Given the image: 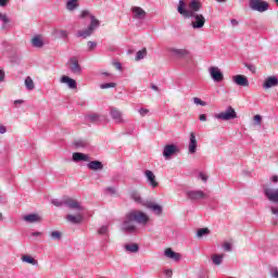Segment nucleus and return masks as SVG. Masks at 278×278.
I'll return each instance as SVG.
<instances>
[{"label":"nucleus","mask_w":278,"mask_h":278,"mask_svg":"<svg viewBox=\"0 0 278 278\" xmlns=\"http://www.w3.org/2000/svg\"><path fill=\"white\" fill-rule=\"evenodd\" d=\"M31 45L36 49H42V47H45V41L42 40V36L36 35L35 37H33Z\"/></svg>","instance_id":"nucleus-24"},{"label":"nucleus","mask_w":278,"mask_h":278,"mask_svg":"<svg viewBox=\"0 0 278 278\" xmlns=\"http://www.w3.org/2000/svg\"><path fill=\"white\" fill-rule=\"evenodd\" d=\"M65 8L68 12H75L79 8V0H67Z\"/></svg>","instance_id":"nucleus-26"},{"label":"nucleus","mask_w":278,"mask_h":278,"mask_svg":"<svg viewBox=\"0 0 278 278\" xmlns=\"http://www.w3.org/2000/svg\"><path fill=\"white\" fill-rule=\"evenodd\" d=\"M151 220V217L142 211H130L127 213L124 217V220L121 226V230L124 231V233H136L138 231L137 225H142L146 227V225H149V222Z\"/></svg>","instance_id":"nucleus-1"},{"label":"nucleus","mask_w":278,"mask_h":278,"mask_svg":"<svg viewBox=\"0 0 278 278\" xmlns=\"http://www.w3.org/2000/svg\"><path fill=\"white\" fill-rule=\"evenodd\" d=\"M73 162H90V155L81 153V152H74L72 155Z\"/></svg>","instance_id":"nucleus-19"},{"label":"nucleus","mask_w":278,"mask_h":278,"mask_svg":"<svg viewBox=\"0 0 278 278\" xmlns=\"http://www.w3.org/2000/svg\"><path fill=\"white\" fill-rule=\"evenodd\" d=\"M270 181H273V184H278V176L277 175L271 176Z\"/></svg>","instance_id":"nucleus-59"},{"label":"nucleus","mask_w":278,"mask_h":278,"mask_svg":"<svg viewBox=\"0 0 278 278\" xmlns=\"http://www.w3.org/2000/svg\"><path fill=\"white\" fill-rule=\"evenodd\" d=\"M23 220H25V223H30V224L41 223L42 217H40V215L34 213V214L24 215Z\"/></svg>","instance_id":"nucleus-21"},{"label":"nucleus","mask_w":278,"mask_h":278,"mask_svg":"<svg viewBox=\"0 0 278 278\" xmlns=\"http://www.w3.org/2000/svg\"><path fill=\"white\" fill-rule=\"evenodd\" d=\"M270 4L263 0H249V8L252 9L253 12H268V8Z\"/></svg>","instance_id":"nucleus-6"},{"label":"nucleus","mask_w":278,"mask_h":278,"mask_svg":"<svg viewBox=\"0 0 278 278\" xmlns=\"http://www.w3.org/2000/svg\"><path fill=\"white\" fill-rule=\"evenodd\" d=\"M51 203L52 205H55V207H62V205H65L70 210H76V212H84L81 203L73 198H63L62 200L53 199Z\"/></svg>","instance_id":"nucleus-3"},{"label":"nucleus","mask_w":278,"mask_h":278,"mask_svg":"<svg viewBox=\"0 0 278 278\" xmlns=\"http://www.w3.org/2000/svg\"><path fill=\"white\" fill-rule=\"evenodd\" d=\"M247 68H249L251 71V73H255L256 68L255 65L253 64H245Z\"/></svg>","instance_id":"nucleus-53"},{"label":"nucleus","mask_w":278,"mask_h":278,"mask_svg":"<svg viewBox=\"0 0 278 278\" xmlns=\"http://www.w3.org/2000/svg\"><path fill=\"white\" fill-rule=\"evenodd\" d=\"M147 58V48H143L142 50H139L137 52V55L135 58L136 62H140V60H144Z\"/></svg>","instance_id":"nucleus-36"},{"label":"nucleus","mask_w":278,"mask_h":278,"mask_svg":"<svg viewBox=\"0 0 278 278\" xmlns=\"http://www.w3.org/2000/svg\"><path fill=\"white\" fill-rule=\"evenodd\" d=\"M270 212H271V214H274V216L278 217V206H271Z\"/></svg>","instance_id":"nucleus-51"},{"label":"nucleus","mask_w":278,"mask_h":278,"mask_svg":"<svg viewBox=\"0 0 278 278\" xmlns=\"http://www.w3.org/2000/svg\"><path fill=\"white\" fill-rule=\"evenodd\" d=\"M193 103H195V105H202V108H205V105H207V102L201 100V98H193Z\"/></svg>","instance_id":"nucleus-43"},{"label":"nucleus","mask_w":278,"mask_h":278,"mask_svg":"<svg viewBox=\"0 0 278 278\" xmlns=\"http://www.w3.org/2000/svg\"><path fill=\"white\" fill-rule=\"evenodd\" d=\"M92 29H90L89 27L85 30H78L77 33V38H88L89 36H92Z\"/></svg>","instance_id":"nucleus-33"},{"label":"nucleus","mask_w":278,"mask_h":278,"mask_svg":"<svg viewBox=\"0 0 278 278\" xmlns=\"http://www.w3.org/2000/svg\"><path fill=\"white\" fill-rule=\"evenodd\" d=\"M130 199H132L135 203H142V197H140L138 191H132L130 193Z\"/></svg>","instance_id":"nucleus-38"},{"label":"nucleus","mask_w":278,"mask_h":278,"mask_svg":"<svg viewBox=\"0 0 278 278\" xmlns=\"http://www.w3.org/2000/svg\"><path fill=\"white\" fill-rule=\"evenodd\" d=\"M99 236H104L105 238H110V225H103L98 229Z\"/></svg>","instance_id":"nucleus-31"},{"label":"nucleus","mask_w":278,"mask_h":278,"mask_svg":"<svg viewBox=\"0 0 278 278\" xmlns=\"http://www.w3.org/2000/svg\"><path fill=\"white\" fill-rule=\"evenodd\" d=\"M0 203H5V198L0 197Z\"/></svg>","instance_id":"nucleus-64"},{"label":"nucleus","mask_w":278,"mask_h":278,"mask_svg":"<svg viewBox=\"0 0 278 278\" xmlns=\"http://www.w3.org/2000/svg\"><path fill=\"white\" fill-rule=\"evenodd\" d=\"M52 240H62V232L54 230L50 233Z\"/></svg>","instance_id":"nucleus-40"},{"label":"nucleus","mask_w":278,"mask_h":278,"mask_svg":"<svg viewBox=\"0 0 278 278\" xmlns=\"http://www.w3.org/2000/svg\"><path fill=\"white\" fill-rule=\"evenodd\" d=\"M254 121L257 125H262V115H255Z\"/></svg>","instance_id":"nucleus-52"},{"label":"nucleus","mask_w":278,"mask_h":278,"mask_svg":"<svg viewBox=\"0 0 278 278\" xmlns=\"http://www.w3.org/2000/svg\"><path fill=\"white\" fill-rule=\"evenodd\" d=\"M152 90H155V92H160V88L155 85H151Z\"/></svg>","instance_id":"nucleus-62"},{"label":"nucleus","mask_w":278,"mask_h":278,"mask_svg":"<svg viewBox=\"0 0 278 278\" xmlns=\"http://www.w3.org/2000/svg\"><path fill=\"white\" fill-rule=\"evenodd\" d=\"M200 179H202V181L206 182L207 181V175L200 173L199 174Z\"/></svg>","instance_id":"nucleus-55"},{"label":"nucleus","mask_w":278,"mask_h":278,"mask_svg":"<svg viewBox=\"0 0 278 278\" xmlns=\"http://www.w3.org/2000/svg\"><path fill=\"white\" fill-rule=\"evenodd\" d=\"M172 53L176 55V58H186L190 52L187 49H172Z\"/></svg>","instance_id":"nucleus-27"},{"label":"nucleus","mask_w":278,"mask_h":278,"mask_svg":"<svg viewBox=\"0 0 278 278\" xmlns=\"http://www.w3.org/2000/svg\"><path fill=\"white\" fill-rule=\"evenodd\" d=\"M106 191L111 192V194H116V189H114V187H108Z\"/></svg>","instance_id":"nucleus-57"},{"label":"nucleus","mask_w":278,"mask_h":278,"mask_svg":"<svg viewBox=\"0 0 278 278\" xmlns=\"http://www.w3.org/2000/svg\"><path fill=\"white\" fill-rule=\"evenodd\" d=\"M208 74L211 75V78L213 79V81H215V84H220V81L225 79V75L223 74L220 68L216 66H211L208 68Z\"/></svg>","instance_id":"nucleus-7"},{"label":"nucleus","mask_w":278,"mask_h":278,"mask_svg":"<svg viewBox=\"0 0 278 278\" xmlns=\"http://www.w3.org/2000/svg\"><path fill=\"white\" fill-rule=\"evenodd\" d=\"M211 258L215 266H220V264H223V260H225V254H213Z\"/></svg>","instance_id":"nucleus-28"},{"label":"nucleus","mask_w":278,"mask_h":278,"mask_svg":"<svg viewBox=\"0 0 278 278\" xmlns=\"http://www.w3.org/2000/svg\"><path fill=\"white\" fill-rule=\"evenodd\" d=\"M223 249H224V251H231V243H229V242L224 243Z\"/></svg>","instance_id":"nucleus-49"},{"label":"nucleus","mask_w":278,"mask_h":278,"mask_svg":"<svg viewBox=\"0 0 278 278\" xmlns=\"http://www.w3.org/2000/svg\"><path fill=\"white\" fill-rule=\"evenodd\" d=\"M164 275H166L168 278L173 277V269H165Z\"/></svg>","instance_id":"nucleus-54"},{"label":"nucleus","mask_w":278,"mask_h":278,"mask_svg":"<svg viewBox=\"0 0 278 278\" xmlns=\"http://www.w3.org/2000/svg\"><path fill=\"white\" fill-rule=\"evenodd\" d=\"M110 116L117 125H123L125 123V118H123V112L117 108L112 106L110 109Z\"/></svg>","instance_id":"nucleus-9"},{"label":"nucleus","mask_w":278,"mask_h":278,"mask_svg":"<svg viewBox=\"0 0 278 278\" xmlns=\"http://www.w3.org/2000/svg\"><path fill=\"white\" fill-rule=\"evenodd\" d=\"M87 16H90V11L84 10L80 13V18H86Z\"/></svg>","instance_id":"nucleus-47"},{"label":"nucleus","mask_w":278,"mask_h":278,"mask_svg":"<svg viewBox=\"0 0 278 278\" xmlns=\"http://www.w3.org/2000/svg\"><path fill=\"white\" fill-rule=\"evenodd\" d=\"M263 192L271 203H278V189L264 186Z\"/></svg>","instance_id":"nucleus-8"},{"label":"nucleus","mask_w":278,"mask_h":278,"mask_svg":"<svg viewBox=\"0 0 278 278\" xmlns=\"http://www.w3.org/2000/svg\"><path fill=\"white\" fill-rule=\"evenodd\" d=\"M22 262H26V264H31L33 266H38V261L29 255H24L22 257Z\"/></svg>","instance_id":"nucleus-35"},{"label":"nucleus","mask_w":278,"mask_h":278,"mask_svg":"<svg viewBox=\"0 0 278 278\" xmlns=\"http://www.w3.org/2000/svg\"><path fill=\"white\" fill-rule=\"evenodd\" d=\"M179 14L184 16V18H191V27L193 29H203V27H205V16H203V14H192L181 10V8L179 9Z\"/></svg>","instance_id":"nucleus-2"},{"label":"nucleus","mask_w":278,"mask_h":278,"mask_svg":"<svg viewBox=\"0 0 278 278\" xmlns=\"http://www.w3.org/2000/svg\"><path fill=\"white\" fill-rule=\"evenodd\" d=\"M214 118L217 121H233L235 118H238V113H236L233 108L228 106L225 112L215 114Z\"/></svg>","instance_id":"nucleus-5"},{"label":"nucleus","mask_w":278,"mask_h":278,"mask_svg":"<svg viewBox=\"0 0 278 278\" xmlns=\"http://www.w3.org/2000/svg\"><path fill=\"white\" fill-rule=\"evenodd\" d=\"M26 86V90H34L36 88V85L34 84V79L31 77L27 76L24 81Z\"/></svg>","instance_id":"nucleus-34"},{"label":"nucleus","mask_w":278,"mask_h":278,"mask_svg":"<svg viewBox=\"0 0 278 278\" xmlns=\"http://www.w3.org/2000/svg\"><path fill=\"white\" fill-rule=\"evenodd\" d=\"M89 123H101V114L99 113H90L86 116Z\"/></svg>","instance_id":"nucleus-30"},{"label":"nucleus","mask_w":278,"mask_h":278,"mask_svg":"<svg viewBox=\"0 0 278 278\" xmlns=\"http://www.w3.org/2000/svg\"><path fill=\"white\" fill-rule=\"evenodd\" d=\"M199 121H201L202 123H205V121H207V115L201 114V115L199 116Z\"/></svg>","instance_id":"nucleus-56"},{"label":"nucleus","mask_w":278,"mask_h":278,"mask_svg":"<svg viewBox=\"0 0 278 278\" xmlns=\"http://www.w3.org/2000/svg\"><path fill=\"white\" fill-rule=\"evenodd\" d=\"M73 146L75 147V149H86L88 148V141L84 139H77L73 142Z\"/></svg>","instance_id":"nucleus-32"},{"label":"nucleus","mask_w":278,"mask_h":278,"mask_svg":"<svg viewBox=\"0 0 278 278\" xmlns=\"http://www.w3.org/2000/svg\"><path fill=\"white\" fill-rule=\"evenodd\" d=\"M198 142H197V136L194 135V132H191L190 134V142H189V146H188V150H189V153L192 155L194 153H197V147H198Z\"/></svg>","instance_id":"nucleus-20"},{"label":"nucleus","mask_w":278,"mask_h":278,"mask_svg":"<svg viewBox=\"0 0 278 278\" xmlns=\"http://www.w3.org/2000/svg\"><path fill=\"white\" fill-rule=\"evenodd\" d=\"M165 257H168L169 260H174V262H179L181 260V254L173 251V249L168 248L164 251Z\"/></svg>","instance_id":"nucleus-22"},{"label":"nucleus","mask_w":278,"mask_h":278,"mask_svg":"<svg viewBox=\"0 0 278 278\" xmlns=\"http://www.w3.org/2000/svg\"><path fill=\"white\" fill-rule=\"evenodd\" d=\"M130 12L135 21H144L147 18V11L140 7H131Z\"/></svg>","instance_id":"nucleus-10"},{"label":"nucleus","mask_w":278,"mask_h":278,"mask_svg":"<svg viewBox=\"0 0 278 278\" xmlns=\"http://www.w3.org/2000/svg\"><path fill=\"white\" fill-rule=\"evenodd\" d=\"M203 236H210V229L208 228H200L197 231L198 238H203Z\"/></svg>","instance_id":"nucleus-39"},{"label":"nucleus","mask_w":278,"mask_h":278,"mask_svg":"<svg viewBox=\"0 0 278 278\" xmlns=\"http://www.w3.org/2000/svg\"><path fill=\"white\" fill-rule=\"evenodd\" d=\"M61 84H66L72 90H75V88H77V81L68 76H62Z\"/></svg>","instance_id":"nucleus-23"},{"label":"nucleus","mask_w":278,"mask_h":278,"mask_svg":"<svg viewBox=\"0 0 278 278\" xmlns=\"http://www.w3.org/2000/svg\"><path fill=\"white\" fill-rule=\"evenodd\" d=\"M102 90H106L108 88H116V83H105L100 85Z\"/></svg>","instance_id":"nucleus-42"},{"label":"nucleus","mask_w":278,"mask_h":278,"mask_svg":"<svg viewBox=\"0 0 278 278\" xmlns=\"http://www.w3.org/2000/svg\"><path fill=\"white\" fill-rule=\"evenodd\" d=\"M181 8L182 12H190L191 14H197L203 8V4L200 1L191 0L188 4V9H186V1L179 0L177 12L179 14V9Z\"/></svg>","instance_id":"nucleus-4"},{"label":"nucleus","mask_w":278,"mask_h":278,"mask_svg":"<svg viewBox=\"0 0 278 278\" xmlns=\"http://www.w3.org/2000/svg\"><path fill=\"white\" fill-rule=\"evenodd\" d=\"M67 66L74 75H81V65H79L77 58H71L67 62Z\"/></svg>","instance_id":"nucleus-11"},{"label":"nucleus","mask_w":278,"mask_h":278,"mask_svg":"<svg viewBox=\"0 0 278 278\" xmlns=\"http://www.w3.org/2000/svg\"><path fill=\"white\" fill-rule=\"evenodd\" d=\"M278 86V78L277 76H268L265 78L263 88L264 90H270V88H276Z\"/></svg>","instance_id":"nucleus-15"},{"label":"nucleus","mask_w":278,"mask_h":278,"mask_svg":"<svg viewBox=\"0 0 278 278\" xmlns=\"http://www.w3.org/2000/svg\"><path fill=\"white\" fill-rule=\"evenodd\" d=\"M87 168H89V170H103V163L100 161H90L87 164Z\"/></svg>","instance_id":"nucleus-25"},{"label":"nucleus","mask_w":278,"mask_h":278,"mask_svg":"<svg viewBox=\"0 0 278 278\" xmlns=\"http://www.w3.org/2000/svg\"><path fill=\"white\" fill-rule=\"evenodd\" d=\"M0 21L3 23V27L10 23V17H8V14L5 13H0Z\"/></svg>","instance_id":"nucleus-41"},{"label":"nucleus","mask_w":278,"mask_h":278,"mask_svg":"<svg viewBox=\"0 0 278 278\" xmlns=\"http://www.w3.org/2000/svg\"><path fill=\"white\" fill-rule=\"evenodd\" d=\"M76 215L68 214L66 215L65 219L67 223H72V225H81L84 223V213L81 211H77Z\"/></svg>","instance_id":"nucleus-14"},{"label":"nucleus","mask_w":278,"mask_h":278,"mask_svg":"<svg viewBox=\"0 0 278 278\" xmlns=\"http://www.w3.org/2000/svg\"><path fill=\"white\" fill-rule=\"evenodd\" d=\"M8 1L10 0H0V8H5V5H8Z\"/></svg>","instance_id":"nucleus-58"},{"label":"nucleus","mask_w":278,"mask_h":278,"mask_svg":"<svg viewBox=\"0 0 278 278\" xmlns=\"http://www.w3.org/2000/svg\"><path fill=\"white\" fill-rule=\"evenodd\" d=\"M124 248L128 253H138V251H140V245H138V243H128L125 244Z\"/></svg>","instance_id":"nucleus-29"},{"label":"nucleus","mask_w":278,"mask_h":278,"mask_svg":"<svg viewBox=\"0 0 278 278\" xmlns=\"http://www.w3.org/2000/svg\"><path fill=\"white\" fill-rule=\"evenodd\" d=\"M144 175H146L149 186H151V188H157V186L160 184L157 182V180H155V174H153L151 170L147 169L144 172Z\"/></svg>","instance_id":"nucleus-18"},{"label":"nucleus","mask_w":278,"mask_h":278,"mask_svg":"<svg viewBox=\"0 0 278 278\" xmlns=\"http://www.w3.org/2000/svg\"><path fill=\"white\" fill-rule=\"evenodd\" d=\"M185 194L189 201H200V199H205V193L201 190H188Z\"/></svg>","instance_id":"nucleus-13"},{"label":"nucleus","mask_w":278,"mask_h":278,"mask_svg":"<svg viewBox=\"0 0 278 278\" xmlns=\"http://www.w3.org/2000/svg\"><path fill=\"white\" fill-rule=\"evenodd\" d=\"M232 81L237 86H241L242 88H249V78H247V76L244 75L232 76Z\"/></svg>","instance_id":"nucleus-16"},{"label":"nucleus","mask_w":278,"mask_h":278,"mask_svg":"<svg viewBox=\"0 0 278 278\" xmlns=\"http://www.w3.org/2000/svg\"><path fill=\"white\" fill-rule=\"evenodd\" d=\"M33 236L35 237L42 236V232L36 231V232H33Z\"/></svg>","instance_id":"nucleus-63"},{"label":"nucleus","mask_w":278,"mask_h":278,"mask_svg":"<svg viewBox=\"0 0 278 278\" xmlns=\"http://www.w3.org/2000/svg\"><path fill=\"white\" fill-rule=\"evenodd\" d=\"M2 81H5V72L0 68V84H1Z\"/></svg>","instance_id":"nucleus-50"},{"label":"nucleus","mask_w":278,"mask_h":278,"mask_svg":"<svg viewBox=\"0 0 278 278\" xmlns=\"http://www.w3.org/2000/svg\"><path fill=\"white\" fill-rule=\"evenodd\" d=\"M59 38H68V31L61 29L58 31Z\"/></svg>","instance_id":"nucleus-44"},{"label":"nucleus","mask_w":278,"mask_h":278,"mask_svg":"<svg viewBox=\"0 0 278 278\" xmlns=\"http://www.w3.org/2000/svg\"><path fill=\"white\" fill-rule=\"evenodd\" d=\"M140 116H147L149 114V109H139Z\"/></svg>","instance_id":"nucleus-48"},{"label":"nucleus","mask_w":278,"mask_h":278,"mask_svg":"<svg viewBox=\"0 0 278 278\" xmlns=\"http://www.w3.org/2000/svg\"><path fill=\"white\" fill-rule=\"evenodd\" d=\"M5 131H8V128H5V126L1 125L0 126V134H5Z\"/></svg>","instance_id":"nucleus-61"},{"label":"nucleus","mask_w":278,"mask_h":278,"mask_svg":"<svg viewBox=\"0 0 278 278\" xmlns=\"http://www.w3.org/2000/svg\"><path fill=\"white\" fill-rule=\"evenodd\" d=\"M91 18V23L88 26V28L92 31H94V29H97V27H99V20H96L94 15H90Z\"/></svg>","instance_id":"nucleus-37"},{"label":"nucleus","mask_w":278,"mask_h":278,"mask_svg":"<svg viewBox=\"0 0 278 278\" xmlns=\"http://www.w3.org/2000/svg\"><path fill=\"white\" fill-rule=\"evenodd\" d=\"M14 105H23V103H25L24 100H15L14 102Z\"/></svg>","instance_id":"nucleus-60"},{"label":"nucleus","mask_w":278,"mask_h":278,"mask_svg":"<svg viewBox=\"0 0 278 278\" xmlns=\"http://www.w3.org/2000/svg\"><path fill=\"white\" fill-rule=\"evenodd\" d=\"M143 205L144 207H147V210H151V212H154L156 216H162V205L155 204L153 202H146Z\"/></svg>","instance_id":"nucleus-17"},{"label":"nucleus","mask_w":278,"mask_h":278,"mask_svg":"<svg viewBox=\"0 0 278 278\" xmlns=\"http://www.w3.org/2000/svg\"><path fill=\"white\" fill-rule=\"evenodd\" d=\"M270 275L273 278H278V268L277 267L271 268Z\"/></svg>","instance_id":"nucleus-46"},{"label":"nucleus","mask_w":278,"mask_h":278,"mask_svg":"<svg viewBox=\"0 0 278 278\" xmlns=\"http://www.w3.org/2000/svg\"><path fill=\"white\" fill-rule=\"evenodd\" d=\"M176 153H179V147L176 144H166L163 149V157L166 160H170Z\"/></svg>","instance_id":"nucleus-12"},{"label":"nucleus","mask_w":278,"mask_h":278,"mask_svg":"<svg viewBox=\"0 0 278 278\" xmlns=\"http://www.w3.org/2000/svg\"><path fill=\"white\" fill-rule=\"evenodd\" d=\"M88 49L89 51H94V49H97V42L94 41H88Z\"/></svg>","instance_id":"nucleus-45"}]
</instances>
